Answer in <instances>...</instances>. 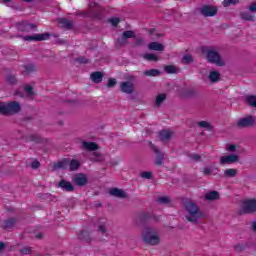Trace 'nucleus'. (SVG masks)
Returning a JSON list of instances; mask_svg holds the SVG:
<instances>
[{
	"mask_svg": "<svg viewBox=\"0 0 256 256\" xmlns=\"http://www.w3.org/2000/svg\"><path fill=\"white\" fill-rule=\"evenodd\" d=\"M185 209L187 211L186 219L190 223H197L199 219H203V212L199 209V206L193 201H188L185 203Z\"/></svg>",
	"mask_w": 256,
	"mask_h": 256,
	"instance_id": "obj_1",
	"label": "nucleus"
},
{
	"mask_svg": "<svg viewBox=\"0 0 256 256\" xmlns=\"http://www.w3.org/2000/svg\"><path fill=\"white\" fill-rule=\"evenodd\" d=\"M202 53L205 55L208 63H213L217 67H225V59L219 54L218 51L213 49H203Z\"/></svg>",
	"mask_w": 256,
	"mask_h": 256,
	"instance_id": "obj_2",
	"label": "nucleus"
},
{
	"mask_svg": "<svg viewBox=\"0 0 256 256\" xmlns=\"http://www.w3.org/2000/svg\"><path fill=\"white\" fill-rule=\"evenodd\" d=\"M142 239L144 243H147V245L155 246L161 243V236L159 235V232L151 228H148L143 231Z\"/></svg>",
	"mask_w": 256,
	"mask_h": 256,
	"instance_id": "obj_3",
	"label": "nucleus"
},
{
	"mask_svg": "<svg viewBox=\"0 0 256 256\" xmlns=\"http://www.w3.org/2000/svg\"><path fill=\"white\" fill-rule=\"evenodd\" d=\"M21 111V104L19 102H0V113L2 115H15Z\"/></svg>",
	"mask_w": 256,
	"mask_h": 256,
	"instance_id": "obj_4",
	"label": "nucleus"
},
{
	"mask_svg": "<svg viewBox=\"0 0 256 256\" xmlns=\"http://www.w3.org/2000/svg\"><path fill=\"white\" fill-rule=\"evenodd\" d=\"M81 166V163H79L77 160H69L65 159L61 162H58L55 165V169H67V167H70V171H77V168Z\"/></svg>",
	"mask_w": 256,
	"mask_h": 256,
	"instance_id": "obj_5",
	"label": "nucleus"
},
{
	"mask_svg": "<svg viewBox=\"0 0 256 256\" xmlns=\"http://www.w3.org/2000/svg\"><path fill=\"white\" fill-rule=\"evenodd\" d=\"M254 125H255V118L253 116H246V117L240 118L236 122V127H238L239 129L254 127Z\"/></svg>",
	"mask_w": 256,
	"mask_h": 256,
	"instance_id": "obj_6",
	"label": "nucleus"
},
{
	"mask_svg": "<svg viewBox=\"0 0 256 256\" xmlns=\"http://www.w3.org/2000/svg\"><path fill=\"white\" fill-rule=\"evenodd\" d=\"M240 157L237 154H227L223 155L219 159L221 165H233L234 163H239Z\"/></svg>",
	"mask_w": 256,
	"mask_h": 256,
	"instance_id": "obj_7",
	"label": "nucleus"
},
{
	"mask_svg": "<svg viewBox=\"0 0 256 256\" xmlns=\"http://www.w3.org/2000/svg\"><path fill=\"white\" fill-rule=\"evenodd\" d=\"M120 89L122 93H126L127 95H131L135 91V78L131 77L130 80L122 82L120 84Z\"/></svg>",
	"mask_w": 256,
	"mask_h": 256,
	"instance_id": "obj_8",
	"label": "nucleus"
},
{
	"mask_svg": "<svg viewBox=\"0 0 256 256\" xmlns=\"http://www.w3.org/2000/svg\"><path fill=\"white\" fill-rule=\"evenodd\" d=\"M217 11H219V9L217 6L213 5H204L200 8V14L203 17H215V15H217Z\"/></svg>",
	"mask_w": 256,
	"mask_h": 256,
	"instance_id": "obj_9",
	"label": "nucleus"
},
{
	"mask_svg": "<svg viewBox=\"0 0 256 256\" xmlns=\"http://www.w3.org/2000/svg\"><path fill=\"white\" fill-rule=\"evenodd\" d=\"M242 213H255L256 211V200L250 199L245 200L241 206Z\"/></svg>",
	"mask_w": 256,
	"mask_h": 256,
	"instance_id": "obj_10",
	"label": "nucleus"
},
{
	"mask_svg": "<svg viewBox=\"0 0 256 256\" xmlns=\"http://www.w3.org/2000/svg\"><path fill=\"white\" fill-rule=\"evenodd\" d=\"M51 37V34L44 33V34H36L32 36H25V41H47Z\"/></svg>",
	"mask_w": 256,
	"mask_h": 256,
	"instance_id": "obj_11",
	"label": "nucleus"
},
{
	"mask_svg": "<svg viewBox=\"0 0 256 256\" xmlns=\"http://www.w3.org/2000/svg\"><path fill=\"white\" fill-rule=\"evenodd\" d=\"M73 183H75V185H78L80 187H83V185H87V176H85V174H76L73 178H72Z\"/></svg>",
	"mask_w": 256,
	"mask_h": 256,
	"instance_id": "obj_12",
	"label": "nucleus"
},
{
	"mask_svg": "<svg viewBox=\"0 0 256 256\" xmlns=\"http://www.w3.org/2000/svg\"><path fill=\"white\" fill-rule=\"evenodd\" d=\"M153 151L156 153L155 165H163V161H165V154H163L159 149L155 147V145L151 144Z\"/></svg>",
	"mask_w": 256,
	"mask_h": 256,
	"instance_id": "obj_13",
	"label": "nucleus"
},
{
	"mask_svg": "<svg viewBox=\"0 0 256 256\" xmlns=\"http://www.w3.org/2000/svg\"><path fill=\"white\" fill-rule=\"evenodd\" d=\"M112 197H118V199H127V193L119 188H112L109 190Z\"/></svg>",
	"mask_w": 256,
	"mask_h": 256,
	"instance_id": "obj_14",
	"label": "nucleus"
},
{
	"mask_svg": "<svg viewBox=\"0 0 256 256\" xmlns=\"http://www.w3.org/2000/svg\"><path fill=\"white\" fill-rule=\"evenodd\" d=\"M17 27H18V31H31L35 29L37 26H35V24H29L23 21V22H19L17 24Z\"/></svg>",
	"mask_w": 256,
	"mask_h": 256,
	"instance_id": "obj_15",
	"label": "nucleus"
},
{
	"mask_svg": "<svg viewBox=\"0 0 256 256\" xmlns=\"http://www.w3.org/2000/svg\"><path fill=\"white\" fill-rule=\"evenodd\" d=\"M208 79L211 81V83H219V81H221V72L217 70L210 71Z\"/></svg>",
	"mask_w": 256,
	"mask_h": 256,
	"instance_id": "obj_16",
	"label": "nucleus"
},
{
	"mask_svg": "<svg viewBox=\"0 0 256 256\" xmlns=\"http://www.w3.org/2000/svg\"><path fill=\"white\" fill-rule=\"evenodd\" d=\"M148 49H150V51H165V46L159 42H151L148 44Z\"/></svg>",
	"mask_w": 256,
	"mask_h": 256,
	"instance_id": "obj_17",
	"label": "nucleus"
},
{
	"mask_svg": "<svg viewBox=\"0 0 256 256\" xmlns=\"http://www.w3.org/2000/svg\"><path fill=\"white\" fill-rule=\"evenodd\" d=\"M220 194L217 191H211L205 194L206 201H217L219 200Z\"/></svg>",
	"mask_w": 256,
	"mask_h": 256,
	"instance_id": "obj_18",
	"label": "nucleus"
},
{
	"mask_svg": "<svg viewBox=\"0 0 256 256\" xmlns=\"http://www.w3.org/2000/svg\"><path fill=\"white\" fill-rule=\"evenodd\" d=\"M219 172L218 167H205L202 170L203 175L209 176V175H216Z\"/></svg>",
	"mask_w": 256,
	"mask_h": 256,
	"instance_id": "obj_19",
	"label": "nucleus"
},
{
	"mask_svg": "<svg viewBox=\"0 0 256 256\" xmlns=\"http://www.w3.org/2000/svg\"><path fill=\"white\" fill-rule=\"evenodd\" d=\"M238 173H239V170L235 168H228L224 171V177L231 179L233 177H237Z\"/></svg>",
	"mask_w": 256,
	"mask_h": 256,
	"instance_id": "obj_20",
	"label": "nucleus"
},
{
	"mask_svg": "<svg viewBox=\"0 0 256 256\" xmlns=\"http://www.w3.org/2000/svg\"><path fill=\"white\" fill-rule=\"evenodd\" d=\"M166 99H167V94L165 93L158 94L155 99V106L159 107L160 105H163Z\"/></svg>",
	"mask_w": 256,
	"mask_h": 256,
	"instance_id": "obj_21",
	"label": "nucleus"
},
{
	"mask_svg": "<svg viewBox=\"0 0 256 256\" xmlns=\"http://www.w3.org/2000/svg\"><path fill=\"white\" fill-rule=\"evenodd\" d=\"M59 187L63 189V191H73V184L71 182H67L65 180H62L59 182Z\"/></svg>",
	"mask_w": 256,
	"mask_h": 256,
	"instance_id": "obj_22",
	"label": "nucleus"
},
{
	"mask_svg": "<svg viewBox=\"0 0 256 256\" xmlns=\"http://www.w3.org/2000/svg\"><path fill=\"white\" fill-rule=\"evenodd\" d=\"M90 77L93 83H101L103 81V74L101 72H93Z\"/></svg>",
	"mask_w": 256,
	"mask_h": 256,
	"instance_id": "obj_23",
	"label": "nucleus"
},
{
	"mask_svg": "<svg viewBox=\"0 0 256 256\" xmlns=\"http://www.w3.org/2000/svg\"><path fill=\"white\" fill-rule=\"evenodd\" d=\"M198 127L201 129H206V131H213V126L209 121H200L198 122Z\"/></svg>",
	"mask_w": 256,
	"mask_h": 256,
	"instance_id": "obj_24",
	"label": "nucleus"
},
{
	"mask_svg": "<svg viewBox=\"0 0 256 256\" xmlns=\"http://www.w3.org/2000/svg\"><path fill=\"white\" fill-rule=\"evenodd\" d=\"M83 147L87 151H97L98 146L94 142H83Z\"/></svg>",
	"mask_w": 256,
	"mask_h": 256,
	"instance_id": "obj_25",
	"label": "nucleus"
},
{
	"mask_svg": "<svg viewBox=\"0 0 256 256\" xmlns=\"http://www.w3.org/2000/svg\"><path fill=\"white\" fill-rule=\"evenodd\" d=\"M98 231L99 233H102V235H107V222L104 220H101L98 224Z\"/></svg>",
	"mask_w": 256,
	"mask_h": 256,
	"instance_id": "obj_26",
	"label": "nucleus"
},
{
	"mask_svg": "<svg viewBox=\"0 0 256 256\" xmlns=\"http://www.w3.org/2000/svg\"><path fill=\"white\" fill-rule=\"evenodd\" d=\"M172 135H173V133L170 130H163L160 132V139L162 141H167V140L171 139Z\"/></svg>",
	"mask_w": 256,
	"mask_h": 256,
	"instance_id": "obj_27",
	"label": "nucleus"
},
{
	"mask_svg": "<svg viewBox=\"0 0 256 256\" xmlns=\"http://www.w3.org/2000/svg\"><path fill=\"white\" fill-rule=\"evenodd\" d=\"M58 23L61 27H64V29H71V22L66 18H59Z\"/></svg>",
	"mask_w": 256,
	"mask_h": 256,
	"instance_id": "obj_28",
	"label": "nucleus"
},
{
	"mask_svg": "<svg viewBox=\"0 0 256 256\" xmlns=\"http://www.w3.org/2000/svg\"><path fill=\"white\" fill-rule=\"evenodd\" d=\"M240 16L244 21H255V17L248 12H242Z\"/></svg>",
	"mask_w": 256,
	"mask_h": 256,
	"instance_id": "obj_29",
	"label": "nucleus"
},
{
	"mask_svg": "<svg viewBox=\"0 0 256 256\" xmlns=\"http://www.w3.org/2000/svg\"><path fill=\"white\" fill-rule=\"evenodd\" d=\"M164 71H166L169 74H171V73H179V68H177V66L168 65V66L164 67Z\"/></svg>",
	"mask_w": 256,
	"mask_h": 256,
	"instance_id": "obj_30",
	"label": "nucleus"
},
{
	"mask_svg": "<svg viewBox=\"0 0 256 256\" xmlns=\"http://www.w3.org/2000/svg\"><path fill=\"white\" fill-rule=\"evenodd\" d=\"M144 75H146V77H157L159 75V70L157 69L146 70L144 71Z\"/></svg>",
	"mask_w": 256,
	"mask_h": 256,
	"instance_id": "obj_31",
	"label": "nucleus"
},
{
	"mask_svg": "<svg viewBox=\"0 0 256 256\" xmlns=\"http://www.w3.org/2000/svg\"><path fill=\"white\" fill-rule=\"evenodd\" d=\"M193 61V56H191V54H186L182 58V63L184 65H189V63H193Z\"/></svg>",
	"mask_w": 256,
	"mask_h": 256,
	"instance_id": "obj_32",
	"label": "nucleus"
},
{
	"mask_svg": "<svg viewBox=\"0 0 256 256\" xmlns=\"http://www.w3.org/2000/svg\"><path fill=\"white\" fill-rule=\"evenodd\" d=\"M144 59H146V61H159V57L155 54H144Z\"/></svg>",
	"mask_w": 256,
	"mask_h": 256,
	"instance_id": "obj_33",
	"label": "nucleus"
},
{
	"mask_svg": "<svg viewBox=\"0 0 256 256\" xmlns=\"http://www.w3.org/2000/svg\"><path fill=\"white\" fill-rule=\"evenodd\" d=\"M239 3V0H224L222 2L223 7H231V5H237Z\"/></svg>",
	"mask_w": 256,
	"mask_h": 256,
	"instance_id": "obj_34",
	"label": "nucleus"
},
{
	"mask_svg": "<svg viewBox=\"0 0 256 256\" xmlns=\"http://www.w3.org/2000/svg\"><path fill=\"white\" fill-rule=\"evenodd\" d=\"M13 225H15V219L11 218L9 220H6L4 222V228L5 229H11V227H13Z\"/></svg>",
	"mask_w": 256,
	"mask_h": 256,
	"instance_id": "obj_35",
	"label": "nucleus"
},
{
	"mask_svg": "<svg viewBox=\"0 0 256 256\" xmlns=\"http://www.w3.org/2000/svg\"><path fill=\"white\" fill-rule=\"evenodd\" d=\"M135 37V32L133 31H125L123 33L122 39H133Z\"/></svg>",
	"mask_w": 256,
	"mask_h": 256,
	"instance_id": "obj_36",
	"label": "nucleus"
},
{
	"mask_svg": "<svg viewBox=\"0 0 256 256\" xmlns=\"http://www.w3.org/2000/svg\"><path fill=\"white\" fill-rule=\"evenodd\" d=\"M24 91H26L28 97L35 96V92H33V87H31V86H25Z\"/></svg>",
	"mask_w": 256,
	"mask_h": 256,
	"instance_id": "obj_37",
	"label": "nucleus"
},
{
	"mask_svg": "<svg viewBox=\"0 0 256 256\" xmlns=\"http://www.w3.org/2000/svg\"><path fill=\"white\" fill-rule=\"evenodd\" d=\"M158 203H161V205H165L167 203H171V200L167 196H163L158 198Z\"/></svg>",
	"mask_w": 256,
	"mask_h": 256,
	"instance_id": "obj_38",
	"label": "nucleus"
},
{
	"mask_svg": "<svg viewBox=\"0 0 256 256\" xmlns=\"http://www.w3.org/2000/svg\"><path fill=\"white\" fill-rule=\"evenodd\" d=\"M226 151H228L229 153H235V151H237V145L235 144L227 145Z\"/></svg>",
	"mask_w": 256,
	"mask_h": 256,
	"instance_id": "obj_39",
	"label": "nucleus"
},
{
	"mask_svg": "<svg viewBox=\"0 0 256 256\" xmlns=\"http://www.w3.org/2000/svg\"><path fill=\"white\" fill-rule=\"evenodd\" d=\"M120 21L121 20L119 18H111L109 20V23H111V25H113V27H117V25H119Z\"/></svg>",
	"mask_w": 256,
	"mask_h": 256,
	"instance_id": "obj_40",
	"label": "nucleus"
},
{
	"mask_svg": "<svg viewBox=\"0 0 256 256\" xmlns=\"http://www.w3.org/2000/svg\"><path fill=\"white\" fill-rule=\"evenodd\" d=\"M117 85V80L115 78H110L107 83V87H115Z\"/></svg>",
	"mask_w": 256,
	"mask_h": 256,
	"instance_id": "obj_41",
	"label": "nucleus"
},
{
	"mask_svg": "<svg viewBox=\"0 0 256 256\" xmlns=\"http://www.w3.org/2000/svg\"><path fill=\"white\" fill-rule=\"evenodd\" d=\"M30 141H34L35 143H41V137L38 135H32L30 136Z\"/></svg>",
	"mask_w": 256,
	"mask_h": 256,
	"instance_id": "obj_42",
	"label": "nucleus"
},
{
	"mask_svg": "<svg viewBox=\"0 0 256 256\" xmlns=\"http://www.w3.org/2000/svg\"><path fill=\"white\" fill-rule=\"evenodd\" d=\"M190 158L192 159V161H195L196 163L201 161V156L199 154H192L190 155Z\"/></svg>",
	"mask_w": 256,
	"mask_h": 256,
	"instance_id": "obj_43",
	"label": "nucleus"
},
{
	"mask_svg": "<svg viewBox=\"0 0 256 256\" xmlns=\"http://www.w3.org/2000/svg\"><path fill=\"white\" fill-rule=\"evenodd\" d=\"M140 177H142L143 179H151V172H142L140 174Z\"/></svg>",
	"mask_w": 256,
	"mask_h": 256,
	"instance_id": "obj_44",
	"label": "nucleus"
},
{
	"mask_svg": "<svg viewBox=\"0 0 256 256\" xmlns=\"http://www.w3.org/2000/svg\"><path fill=\"white\" fill-rule=\"evenodd\" d=\"M41 166V164L39 163V161L35 160L31 163V167L32 169H39V167Z\"/></svg>",
	"mask_w": 256,
	"mask_h": 256,
	"instance_id": "obj_45",
	"label": "nucleus"
},
{
	"mask_svg": "<svg viewBox=\"0 0 256 256\" xmlns=\"http://www.w3.org/2000/svg\"><path fill=\"white\" fill-rule=\"evenodd\" d=\"M248 9L249 11H251V13H256V2H253L252 4H250Z\"/></svg>",
	"mask_w": 256,
	"mask_h": 256,
	"instance_id": "obj_46",
	"label": "nucleus"
},
{
	"mask_svg": "<svg viewBox=\"0 0 256 256\" xmlns=\"http://www.w3.org/2000/svg\"><path fill=\"white\" fill-rule=\"evenodd\" d=\"M21 253H22L23 255H29V253H31V248H29V247L23 248V249L21 250Z\"/></svg>",
	"mask_w": 256,
	"mask_h": 256,
	"instance_id": "obj_47",
	"label": "nucleus"
},
{
	"mask_svg": "<svg viewBox=\"0 0 256 256\" xmlns=\"http://www.w3.org/2000/svg\"><path fill=\"white\" fill-rule=\"evenodd\" d=\"M235 251H243V246L241 244H238L234 247Z\"/></svg>",
	"mask_w": 256,
	"mask_h": 256,
	"instance_id": "obj_48",
	"label": "nucleus"
},
{
	"mask_svg": "<svg viewBox=\"0 0 256 256\" xmlns=\"http://www.w3.org/2000/svg\"><path fill=\"white\" fill-rule=\"evenodd\" d=\"M2 3H4L5 5H7L9 7V5H11L12 1L11 0H2Z\"/></svg>",
	"mask_w": 256,
	"mask_h": 256,
	"instance_id": "obj_49",
	"label": "nucleus"
},
{
	"mask_svg": "<svg viewBox=\"0 0 256 256\" xmlns=\"http://www.w3.org/2000/svg\"><path fill=\"white\" fill-rule=\"evenodd\" d=\"M8 82H9V83H15V77L9 76V77H8Z\"/></svg>",
	"mask_w": 256,
	"mask_h": 256,
	"instance_id": "obj_50",
	"label": "nucleus"
},
{
	"mask_svg": "<svg viewBox=\"0 0 256 256\" xmlns=\"http://www.w3.org/2000/svg\"><path fill=\"white\" fill-rule=\"evenodd\" d=\"M85 235H87V232L83 231V232L80 234V239H85Z\"/></svg>",
	"mask_w": 256,
	"mask_h": 256,
	"instance_id": "obj_51",
	"label": "nucleus"
},
{
	"mask_svg": "<svg viewBox=\"0 0 256 256\" xmlns=\"http://www.w3.org/2000/svg\"><path fill=\"white\" fill-rule=\"evenodd\" d=\"M5 247V244L3 242H0V251Z\"/></svg>",
	"mask_w": 256,
	"mask_h": 256,
	"instance_id": "obj_52",
	"label": "nucleus"
},
{
	"mask_svg": "<svg viewBox=\"0 0 256 256\" xmlns=\"http://www.w3.org/2000/svg\"><path fill=\"white\" fill-rule=\"evenodd\" d=\"M96 161H103V156H98V157L96 158Z\"/></svg>",
	"mask_w": 256,
	"mask_h": 256,
	"instance_id": "obj_53",
	"label": "nucleus"
},
{
	"mask_svg": "<svg viewBox=\"0 0 256 256\" xmlns=\"http://www.w3.org/2000/svg\"><path fill=\"white\" fill-rule=\"evenodd\" d=\"M79 61H80V63H87V60H85V59H79Z\"/></svg>",
	"mask_w": 256,
	"mask_h": 256,
	"instance_id": "obj_54",
	"label": "nucleus"
},
{
	"mask_svg": "<svg viewBox=\"0 0 256 256\" xmlns=\"http://www.w3.org/2000/svg\"><path fill=\"white\" fill-rule=\"evenodd\" d=\"M141 43H143V40L139 39V40L137 41V45H141Z\"/></svg>",
	"mask_w": 256,
	"mask_h": 256,
	"instance_id": "obj_55",
	"label": "nucleus"
},
{
	"mask_svg": "<svg viewBox=\"0 0 256 256\" xmlns=\"http://www.w3.org/2000/svg\"><path fill=\"white\" fill-rule=\"evenodd\" d=\"M23 1H26L27 3H29V2H31V1H33V0H23Z\"/></svg>",
	"mask_w": 256,
	"mask_h": 256,
	"instance_id": "obj_56",
	"label": "nucleus"
}]
</instances>
